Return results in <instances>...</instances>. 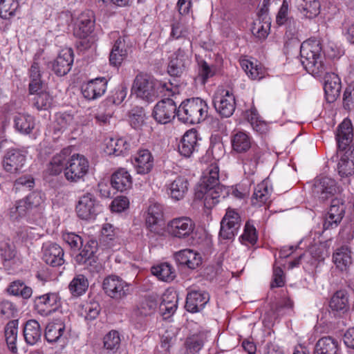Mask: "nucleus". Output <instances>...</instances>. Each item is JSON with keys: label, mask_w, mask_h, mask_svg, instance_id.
<instances>
[{"label": "nucleus", "mask_w": 354, "mask_h": 354, "mask_svg": "<svg viewBox=\"0 0 354 354\" xmlns=\"http://www.w3.org/2000/svg\"><path fill=\"white\" fill-rule=\"evenodd\" d=\"M132 89L138 97L152 102L160 96H174L178 87L174 86L170 81L164 82L147 73H139L133 80Z\"/></svg>", "instance_id": "nucleus-2"}, {"label": "nucleus", "mask_w": 354, "mask_h": 354, "mask_svg": "<svg viewBox=\"0 0 354 354\" xmlns=\"http://www.w3.org/2000/svg\"><path fill=\"white\" fill-rule=\"evenodd\" d=\"M337 169L342 177L351 176L354 174V156H341Z\"/></svg>", "instance_id": "nucleus-57"}, {"label": "nucleus", "mask_w": 354, "mask_h": 354, "mask_svg": "<svg viewBox=\"0 0 354 354\" xmlns=\"http://www.w3.org/2000/svg\"><path fill=\"white\" fill-rule=\"evenodd\" d=\"M6 290L10 295L21 297L24 299H29L32 294V288L26 286L25 283L21 280H16L11 282Z\"/></svg>", "instance_id": "nucleus-47"}, {"label": "nucleus", "mask_w": 354, "mask_h": 354, "mask_svg": "<svg viewBox=\"0 0 354 354\" xmlns=\"http://www.w3.org/2000/svg\"><path fill=\"white\" fill-rule=\"evenodd\" d=\"M62 306L61 297L57 292H48L36 296L33 299V309L39 315L47 317Z\"/></svg>", "instance_id": "nucleus-11"}, {"label": "nucleus", "mask_w": 354, "mask_h": 354, "mask_svg": "<svg viewBox=\"0 0 354 354\" xmlns=\"http://www.w3.org/2000/svg\"><path fill=\"white\" fill-rule=\"evenodd\" d=\"M100 212V204L92 194L86 193L80 198L76 205L77 215L80 218L94 219Z\"/></svg>", "instance_id": "nucleus-18"}, {"label": "nucleus", "mask_w": 354, "mask_h": 354, "mask_svg": "<svg viewBox=\"0 0 354 354\" xmlns=\"http://www.w3.org/2000/svg\"><path fill=\"white\" fill-rule=\"evenodd\" d=\"M108 82V79L104 77H98L84 82L80 87L83 97L88 101L100 98L105 93Z\"/></svg>", "instance_id": "nucleus-20"}, {"label": "nucleus", "mask_w": 354, "mask_h": 354, "mask_svg": "<svg viewBox=\"0 0 354 354\" xmlns=\"http://www.w3.org/2000/svg\"><path fill=\"white\" fill-rule=\"evenodd\" d=\"M101 306L99 302L92 299L82 306L81 314L86 320L91 322L99 316Z\"/></svg>", "instance_id": "nucleus-56"}, {"label": "nucleus", "mask_w": 354, "mask_h": 354, "mask_svg": "<svg viewBox=\"0 0 354 354\" xmlns=\"http://www.w3.org/2000/svg\"><path fill=\"white\" fill-rule=\"evenodd\" d=\"M95 15L93 11L87 10L82 12L76 19L73 27L75 37L90 36L95 29Z\"/></svg>", "instance_id": "nucleus-22"}, {"label": "nucleus", "mask_w": 354, "mask_h": 354, "mask_svg": "<svg viewBox=\"0 0 354 354\" xmlns=\"http://www.w3.org/2000/svg\"><path fill=\"white\" fill-rule=\"evenodd\" d=\"M19 8L18 0H0V17L10 19L16 15Z\"/></svg>", "instance_id": "nucleus-51"}, {"label": "nucleus", "mask_w": 354, "mask_h": 354, "mask_svg": "<svg viewBox=\"0 0 354 354\" xmlns=\"http://www.w3.org/2000/svg\"><path fill=\"white\" fill-rule=\"evenodd\" d=\"M208 109L207 102L202 98H187L178 106V119L185 124H199L207 119Z\"/></svg>", "instance_id": "nucleus-5"}, {"label": "nucleus", "mask_w": 354, "mask_h": 354, "mask_svg": "<svg viewBox=\"0 0 354 354\" xmlns=\"http://www.w3.org/2000/svg\"><path fill=\"white\" fill-rule=\"evenodd\" d=\"M258 232L253 222L248 221L244 226L243 232L240 236V242L245 245L254 246L258 241Z\"/></svg>", "instance_id": "nucleus-48"}, {"label": "nucleus", "mask_w": 354, "mask_h": 354, "mask_svg": "<svg viewBox=\"0 0 354 354\" xmlns=\"http://www.w3.org/2000/svg\"><path fill=\"white\" fill-rule=\"evenodd\" d=\"M174 257L178 265L186 266L191 270L197 268L203 262L201 255L190 249H185L176 252Z\"/></svg>", "instance_id": "nucleus-31"}, {"label": "nucleus", "mask_w": 354, "mask_h": 354, "mask_svg": "<svg viewBox=\"0 0 354 354\" xmlns=\"http://www.w3.org/2000/svg\"><path fill=\"white\" fill-rule=\"evenodd\" d=\"M42 52H37L33 56V60L28 69L30 82L28 84L29 94H35L41 90L43 81L41 80L42 72L41 70L40 59Z\"/></svg>", "instance_id": "nucleus-25"}, {"label": "nucleus", "mask_w": 354, "mask_h": 354, "mask_svg": "<svg viewBox=\"0 0 354 354\" xmlns=\"http://www.w3.org/2000/svg\"><path fill=\"white\" fill-rule=\"evenodd\" d=\"M241 219L236 209L228 207L221 221L219 236L224 240L232 239L238 233Z\"/></svg>", "instance_id": "nucleus-13"}, {"label": "nucleus", "mask_w": 354, "mask_h": 354, "mask_svg": "<svg viewBox=\"0 0 354 354\" xmlns=\"http://www.w3.org/2000/svg\"><path fill=\"white\" fill-rule=\"evenodd\" d=\"M45 194L39 191H33L25 197L15 201L8 210V215L13 222L22 218L31 223L41 218L44 209Z\"/></svg>", "instance_id": "nucleus-3"}, {"label": "nucleus", "mask_w": 354, "mask_h": 354, "mask_svg": "<svg viewBox=\"0 0 354 354\" xmlns=\"http://www.w3.org/2000/svg\"><path fill=\"white\" fill-rule=\"evenodd\" d=\"M213 105L221 118H229L236 108L235 97L230 91L223 89L214 95Z\"/></svg>", "instance_id": "nucleus-19"}, {"label": "nucleus", "mask_w": 354, "mask_h": 354, "mask_svg": "<svg viewBox=\"0 0 354 354\" xmlns=\"http://www.w3.org/2000/svg\"><path fill=\"white\" fill-rule=\"evenodd\" d=\"M88 288V281L84 274H77L68 284V290L74 297L84 294Z\"/></svg>", "instance_id": "nucleus-45"}, {"label": "nucleus", "mask_w": 354, "mask_h": 354, "mask_svg": "<svg viewBox=\"0 0 354 354\" xmlns=\"http://www.w3.org/2000/svg\"><path fill=\"white\" fill-rule=\"evenodd\" d=\"M335 138L337 153L354 155V127L351 120L346 118L336 128Z\"/></svg>", "instance_id": "nucleus-6"}, {"label": "nucleus", "mask_w": 354, "mask_h": 354, "mask_svg": "<svg viewBox=\"0 0 354 354\" xmlns=\"http://www.w3.org/2000/svg\"><path fill=\"white\" fill-rule=\"evenodd\" d=\"M232 147L237 153H246L252 147L251 138L243 131H238L232 136Z\"/></svg>", "instance_id": "nucleus-43"}, {"label": "nucleus", "mask_w": 354, "mask_h": 354, "mask_svg": "<svg viewBox=\"0 0 354 354\" xmlns=\"http://www.w3.org/2000/svg\"><path fill=\"white\" fill-rule=\"evenodd\" d=\"M338 351L337 339L331 336H325L316 342L313 354H337Z\"/></svg>", "instance_id": "nucleus-36"}, {"label": "nucleus", "mask_w": 354, "mask_h": 354, "mask_svg": "<svg viewBox=\"0 0 354 354\" xmlns=\"http://www.w3.org/2000/svg\"><path fill=\"white\" fill-rule=\"evenodd\" d=\"M74 61V53L72 48L62 50L53 61L47 63V68L50 69L57 77H63L71 70Z\"/></svg>", "instance_id": "nucleus-15"}, {"label": "nucleus", "mask_w": 354, "mask_h": 354, "mask_svg": "<svg viewBox=\"0 0 354 354\" xmlns=\"http://www.w3.org/2000/svg\"><path fill=\"white\" fill-rule=\"evenodd\" d=\"M333 262L340 270H346L352 263L351 251L347 246H342L333 255Z\"/></svg>", "instance_id": "nucleus-40"}, {"label": "nucleus", "mask_w": 354, "mask_h": 354, "mask_svg": "<svg viewBox=\"0 0 354 354\" xmlns=\"http://www.w3.org/2000/svg\"><path fill=\"white\" fill-rule=\"evenodd\" d=\"M110 183L112 188L124 192L132 187L133 178L127 170L119 168L111 174Z\"/></svg>", "instance_id": "nucleus-32"}, {"label": "nucleus", "mask_w": 354, "mask_h": 354, "mask_svg": "<svg viewBox=\"0 0 354 354\" xmlns=\"http://www.w3.org/2000/svg\"><path fill=\"white\" fill-rule=\"evenodd\" d=\"M55 119L53 122V136L59 138L68 126L72 124L74 121V115L67 112H59L55 114Z\"/></svg>", "instance_id": "nucleus-38"}, {"label": "nucleus", "mask_w": 354, "mask_h": 354, "mask_svg": "<svg viewBox=\"0 0 354 354\" xmlns=\"http://www.w3.org/2000/svg\"><path fill=\"white\" fill-rule=\"evenodd\" d=\"M176 342V335L175 333L169 330H165L160 337V346L162 354H169L170 348Z\"/></svg>", "instance_id": "nucleus-61"}, {"label": "nucleus", "mask_w": 354, "mask_h": 354, "mask_svg": "<svg viewBox=\"0 0 354 354\" xmlns=\"http://www.w3.org/2000/svg\"><path fill=\"white\" fill-rule=\"evenodd\" d=\"M18 309L15 303L9 299H3L0 300V317L9 319L16 317Z\"/></svg>", "instance_id": "nucleus-59"}, {"label": "nucleus", "mask_w": 354, "mask_h": 354, "mask_svg": "<svg viewBox=\"0 0 354 354\" xmlns=\"http://www.w3.org/2000/svg\"><path fill=\"white\" fill-rule=\"evenodd\" d=\"M347 207V204L342 198H333L325 215L323 223L324 230L337 227L342 221Z\"/></svg>", "instance_id": "nucleus-17"}, {"label": "nucleus", "mask_w": 354, "mask_h": 354, "mask_svg": "<svg viewBox=\"0 0 354 354\" xmlns=\"http://www.w3.org/2000/svg\"><path fill=\"white\" fill-rule=\"evenodd\" d=\"M25 160V156H4L2 164L6 171L17 173L22 168Z\"/></svg>", "instance_id": "nucleus-53"}, {"label": "nucleus", "mask_w": 354, "mask_h": 354, "mask_svg": "<svg viewBox=\"0 0 354 354\" xmlns=\"http://www.w3.org/2000/svg\"><path fill=\"white\" fill-rule=\"evenodd\" d=\"M120 336L118 331L112 330L103 339L104 354H115L120 346Z\"/></svg>", "instance_id": "nucleus-42"}, {"label": "nucleus", "mask_w": 354, "mask_h": 354, "mask_svg": "<svg viewBox=\"0 0 354 354\" xmlns=\"http://www.w3.org/2000/svg\"><path fill=\"white\" fill-rule=\"evenodd\" d=\"M64 256L63 248L55 243H46L42 247V259L52 267L62 266L65 262Z\"/></svg>", "instance_id": "nucleus-30"}, {"label": "nucleus", "mask_w": 354, "mask_h": 354, "mask_svg": "<svg viewBox=\"0 0 354 354\" xmlns=\"http://www.w3.org/2000/svg\"><path fill=\"white\" fill-rule=\"evenodd\" d=\"M195 227V223L192 219L187 216H181L169 221L166 230L172 237L185 239L192 236Z\"/></svg>", "instance_id": "nucleus-12"}, {"label": "nucleus", "mask_w": 354, "mask_h": 354, "mask_svg": "<svg viewBox=\"0 0 354 354\" xmlns=\"http://www.w3.org/2000/svg\"><path fill=\"white\" fill-rule=\"evenodd\" d=\"M44 337L49 343L57 342L64 345L68 339L65 323L61 319L48 323L45 329Z\"/></svg>", "instance_id": "nucleus-24"}, {"label": "nucleus", "mask_w": 354, "mask_h": 354, "mask_svg": "<svg viewBox=\"0 0 354 354\" xmlns=\"http://www.w3.org/2000/svg\"><path fill=\"white\" fill-rule=\"evenodd\" d=\"M79 254H77L75 260L79 265L84 266L92 272H98L102 268V265L99 262L98 257L96 253L98 250V243L96 240L90 239L84 245L82 246Z\"/></svg>", "instance_id": "nucleus-10"}, {"label": "nucleus", "mask_w": 354, "mask_h": 354, "mask_svg": "<svg viewBox=\"0 0 354 354\" xmlns=\"http://www.w3.org/2000/svg\"><path fill=\"white\" fill-rule=\"evenodd\" d=\"M127 93V86L122 83L115 88L112 95L108 96L101 102L102 107H108L111 105H120L125 99Z\"/></svg>", "instance_id": "nucleus-46"}, {"label": "nucleus", "mask_w": 354, "mask_h": 354, "mask_svg": "<svg viewBox=\"0 0 354 354\" xmlns=\"http://www.w3.org/2000/svg\"><path fill=\"white\" fill-rule=\"evenodd\" d=\"M270 196V192L266 183L258 184L252 197L253 205L261 206L267 203Z\"/></svg>", "instance_id": "nucleus-52"}, {"label": "nucleus", "mask_w": 354, "mask_h": 354, "mask_svg": "<svg viewBox=\"0 0 354 354\" xmlns=\"http://www.w3.org/2000/svg\"><path fill=\"white\" fill-rule=\"evenodd\" d=\"M152 274L156 276L159 280L171 282L176 277V270L174 268L168 263H162L153 266L151 269Z\"/></svg>", "instance_id": "nucleus-41"}, {"label": "nucleus", "mask_w": 354, "mask_h": 354, "mask_svg": "<svg viewBox=\"0 0 354 354\" xmlns=\"http://www.w3.org/2000/svg\"><path fill=\"white\" fill-rule=\"evenodd\" d=\"M33 99L34 106L37 110H47L50 109L53 102V97L46 91H39Z\"/></svg>", "instance_id": "nucleus-55"}, {"label": "nucleus", "mask_w": 354, "mask_h": 354, "mask_svg": "<svg viewBox=\"0 0 354 354\" xmlns=\"http://www.w3.org/2000/svg\"><path fill=\"white\" fill-rule=\"evenodd\" d=\"M35 118L30 115L17 113L14 117L15 129L23 134H30L35 128Z\"/></svg>", "instance_id": "nucleus-37"}, {"label": "nucleus", "mask_w": 354, "mask_h": 354, "mask_svg": "<svg viewBox=\"0 0 354 354\" xmlns=\"http://www.w3.org/2000/svg\"><path fill=\"white\" fill-rule=\"evenodd\" d=\"M104 292L114 299H122L130 294V284L116 275H109L102 283Z\"/></svg>", "instance_id": "nucleus-14"}, {"label": "nucleus", "mask_w": 354, "mask_h": 354, "mask_svg": "<svg viewBox=\"0 0 354 354\" xmlns=\"http://www.w3.org/2000/svg\"><path fill=\"white\" fill-rule=\"evenodd\" d=\"M163 218L162 206L157 203L149 205L146 218V225L151 232L156 230V224Z\"/></svg>", "instance_id": "nucleus-44"}, {"label": "nucleus", "mask_w": 354, "mask_h": 354, "mask_svg": "<svg viewBox=\"0 0 354 354\" xmlns=\"http://www.w3.org/2000/svg\"><path fill=\"white\" fill-rule=\"evenodd\" d=\"M270 29V21L257 20L254 21L251 28V31L254 36L259 39L264 40L267 38Z\"/></svg>", "instance_id": "nucleus-58"}, {"label": "nucleus", "mask_w": 354, "mask_h": 354, "mask_svg": "<svg viewBox=\"0 0 354 354\" xmlns=\"http://www.w3.org/2000/svg\"><path fill=\"white\" fill-rule=\"evenodd\" d=\"M102 149L104 155H125L133 152L131 143L123 138H106Z\"/></svg>", "instance_id": "nucleus-28"}, {"label": "nucleus", "mask_w": 354, "mask_h": 354, "mask_svg": "<svg viewBox=\"0 0 354 354\" xmlns=\"http://www.w3.org/2000/svg\"><path fill=\"white\" fill-rule=\"evenodd\" d=\"M188 30L183 26L180 21H174L171 24V32L169 40L183 39V41L186 39H190L188 37Z\"/></svg>", "instance_id": "nucleus-62"}, {"label": "nucleus", "mask_w": 354, "mask_h": 354, "mask_svg": "<svg viewBox=\"0 0 354 354\" xmlns=\"http://www.w3.org/2000/svg\"><path fill=\"white\" fill-rule=\"evenodd\" d=\"M218 160L214 156H203L201 162L206 165L199 184L195 189L194 197L197 200H204V206L212 209L218 203L219 190V167Z\"/></svg>", "instance_id": "nucleus-1"}, {"label": "nucleus", "mask_w": 354, "mask_h": 354, "mask_svg": "<svg viewBox=\"0 0 354 354\" xmlns=\"http://www.w3.org/2000/svg\"><path fill=\"white\" fill-rule=\"evenodd\" d=\"M205 148V145L198 142L196 131H187L178 145L180 155H192L194 152L201 153Z\"/></svg>", "instance_id": "nucleus-23"}, {"label": "nucleus", "mask_w": 354, "mask_h": 354, "mask_svg": "<svg viewBox=\"0 0 354 354\" xmlns=\"http://www.w3.org/2000/svg\"><path fill=\"white\" fill-rule=\"evenodd\" d=\"M153 156H135L132 161L137 173L140 174L150 172L153 167Z\"/></svg>", "instance_id": "nucleus-54"}, {"label": "nucleus", "mask_w": 354, "mask_h": 354, "mask_svg": "<svg viewBox=\"0 0 354 354\" xmlns=\"http://www.w3.org/2000/svg\"><path fill=\"white\" fill-rule=\"evenodd\" d=\"M158 301L155 295H149L142 297L133 308L131 320L137 328H142L147 324V317L152 315L157 308Z\"/></svg>", "instance_id": "nucleus-9"}, {"label": "nucleus", "mask_w": 354, "mask_h": 354, "mask_svg": "<svg viewBox=\"0 0 354 354\" xmlns=\"http://www.w3.org/2000/svg\"><path fill=\"white\" fill-rule=\"evenodd\" d=\"M209 300L208 292L204 290H190L187 294L185 308L189 313H198L205 308Z\"/></svg>", "instance_id": "nucleus-27"}, {"label": "nucleus", "mask_w": 354, "mask_h": 354, "mask_svg": "<svg viewBox=\"0 0 354 354\" xmlns=\"http://www.w3.org/2000/svg\"><path fill=\"white\" fill-rule=\"evenodd\" d=\"M198 77L201 80V84L205 85L210 77L216 75V66L209 65L204 59H197Z\"/></svg>", "instance_id": "nucleus-50"}, {"label": "nucleus", "mask_w": 354, "mask_h": 354, "mask_svg": "<svg viewBox=\"0 0 354 354\" xmlns=\"http://www.w3.org/2000/svg\"><path fill=\"white\" fill-rule=\"evenodd\" d=\"M337 190L338 187L336 181L329 177L324 176L315 180L313 188V193L315 196L324 201L334 196Z\"/></svg>", "instance_id": "nucleus-29"}, {"label": "nucleus", "mask_w": 354, "mask_h": 354, "mask_svg": "<svg viewBox=\"0 0 354 354\" xmlns=\"http://www.w3.org/2000/svg\"><path fill=\"white\" fill-rule=\"evenodd\" d=\"M167 97L159 101L153 109V118L160 124H167L175 116L178 117V106L173 99Z\"/></svg>", "instance_id": "nucleus-16"}, {"label": "nucleus", "mask_w": 354, "mask_h": 354, "mask_svg": "<svg viewBox=\"0 0 354 354\" xmlns=\"http://www.w3.org/2000/svg\"><path fill=\"white\" fill-rule=\"evenodd\" d=\"M23 333L26 342L29 345H35L41 337L42 330L39 323L35 319L27 321Z\"/></svg>", "instance_id": "nucleus-35"}, {"label": "nucleus", "mask_w": 354, "mask_h": 354, "mask_svg": "<svg viewBox=\"0 0 354 354\" xmlns=\"http://www.w3.org/2000/svg\"><path fill=\"white\" fill-rule=\"evenodd\" d=\"M289 5L286 0H283L282 4L276 15V24L279 26H286V35L289 34L292 37L288 38L284 43L283 50L285 53H288L293 47H297L299 45V40L295 35L297 32L296 27L297 21L292 17L288 16Z\"/></svg>", "instance_id": "nucleus-7"}, {"label": "nucleus", "mask_w": 354, "mask_h": 354, "mask_svg": "<svg viewBox=\"0 0 354 354\" xmlns=\"http://www.w3.org/2000/svg\"><path fill=\"white\" fill-rule=\"evenodd\" d=\"M329 307L333 312L344 314L350 309L349 295L345 289L337 290L329 301Z\"/></svg>", "instance_id": "nucleus-33"}, {"label": "nucleus", "mask_w": 354, "mask_h": 354, "mask_svg": "<svg viewBox=\"0 0 354 354\" xmlns=\"http://www.w3.org/2000/svg\"><path fill=\"white\" fill-rule=\"evenodd\" d=\"M301 5L302 12L309 19H313L320 12L321 4L319 0H303Z\"/></svg>", "instance_id": "nucleus-60"}, {"label": "nucleus", "mask_w": 354, "mask_h": 354, "mask_svg": "<svg viewBox=\"0 0 354 354\" xmlns=\"http://www.w3.org/2000/svg\"><path fill=\"white\" fill-rule=\"evenodd\" d=\"M127 57L124 39L119 37L114 42L109 55V62L113 66L118 68Z\"/></svg>", "instance_id": "nucleus-34"}, {"label": "nucleus", "mask_w": 354, "mask_h": 354, "mask_svg": "<svg viewBox=\"0 0 354 354\" xmlns=\"http://www.w3.org/2000/svg\"><path fill=\"white\" fill-rule=\"evenodd\" d=\"M88 161L85 156H71L68 166L64 169V176L71 182H77L88 172Z\"/></svg>", "instance_id": "nucleus-21"}, {"label": "nucleus", "mask_w": 354, "mask_h": 354, "mask_svg": "<svg viewBox=\"0 0 354 354\" xmlns=\"http://www.w3.org/2000/svg\"><path fill=\"white\" fill-rule=\"evenodd\" d=\"M203 342L201 337L192 335L186 339L185 347L187 354H196L203 347Z\"/></svg>", "instance_id": "nucleus-64"}, {"label": "nucleus", "mask_w": 354, "mask_h": 354, "mask_svg": "<svg viewBox=\"0 0 354 354\" xmlns=\"http://www.w3.org/2000/svg\"><path fill=\"white\" fill-rule=\"evenodd\" d=\"M129 123L134 129H141L147 119L145 109L142 106H134L129 112Z\"/></svg>", "instance_id": "nucleus-49"}, {"label": "nucleus", "mask_w": 354, "mask_h": 354, "mask_svg": "<svg viewBox=\"0 0 354 354\" xmlns=\"http://www.w3.org/2000/svg\"><path fill=\"white\" fill-rule=\"evenodd\" d=\"M192 53V41L186 39L169 58L167 72L171 77H180L187 67L188 52Z\"/></svg>", "instance_id": "nucleus-8"}, {"label": "nucleus", "mask_w": 354, "mask_h": 354, "mask_svg": "<svg viewBox=\"0 0 354 354\" xmlns=\"http://www.w3.org/2000/svg\"><path fill=\"white\" fill-rule=\"evenodd\" d=\"M323 47L319 39L310 37L300 44L301 63L304 69L315 77L321 78L326 68L322 56Z\"/></svg>", "instance_id": "nucleus-4"}, {"label": "nucleus", "mask_w": 354, "mask_h": 354, "mask_svg": "<svg viewBox=\"0 0 354 354\" xmlns=\"http://www.w3.org/2000/svg\"><path fill=\"white\" fill-rule=\"evenodd\" d=\"M189 183L187 178L182 176H177L169 187L171 197L176 201L182 199L188 190Z\"/></svg>", "instance_id": "nucleus-39"}, {"label": "nucleus", "mask_w": 354, "mask_h": 354, "mask_svg": "<svg viewBox=\"0 0 354 354\" xmlns=\"http://www.w3.org/2000/svg\"><path fill=\"white\" fill-rule=\"evenodd\" d=\"M321 77L324 78V90L325 97L328 103L334 102L340 95L342 84L339 76L335 73H327Z\"/></svg>", "instance_id": "nucleus-26"}, {"label": "nucleus", "mask_w": 354, "mask_h": 354, "mask_svg": "<svg viewBox=\"0 0 354 354\" xmlns=\"http://www.w3.org/2000/svg\"><path fill=\"white\" fill-rule=\"evenodd\" d=\"M65 166V160L62 156H53L47 165L46 172L49 175L57 176L62 173Z\"/></svg>", "instance_id": "nucleus-63"}]
</instances>
